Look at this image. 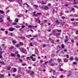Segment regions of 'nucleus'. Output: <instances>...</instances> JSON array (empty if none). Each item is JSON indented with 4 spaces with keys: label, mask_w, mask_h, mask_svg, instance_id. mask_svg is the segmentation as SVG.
Listing matches in <instances>:
<instances>
[{
    "label": "nucleus",
    "mask_w": 78,
    "mask_h": 78,
    "mask_svg": "<svg viewBox=\"0 0 78 78\" xmlns=\"http://www.w3.org/2000/svg\"><path fill=\"white\" fill-rule=\"evenodd\" d=\"M20 50L21 52H22V53H24L25 52V49L23 48H20Z\"/></svg>",
    "instance_id": "f257e3e1"
},
{
    "label": "nucleus",
    "mask_w": 78,
    "mask_h": 78,
    "mask_svg": "<svg viewBox=\"0 0 78 78\" xmlns=\"http://www.w3.org/2000/svg\"><path fill=\"white\" fill-rule=\"evenodd\" d=\"M39 18H37L36 20H35V22H37V21H38V23H40V22H41V20H39Z\"/></svg>",
    "instance_id": "f03ea898"
},
{
    "label": "nucleus",
    "mask_w": 78,
    "mask_h": 78,
    "mask_svg": "<svg viewBox=\"0 0 78 78\" xmlns=\"http://www.w3.org/2000/svg\"><path fill=\"white\" fill-rule=\"evenodd\" d=\"M57 60L58 62H60L61 61V59L59 58H58Z\"/></svg>",
    "instance_id": "7ed1b4c3"
},
{
    "label": "nucleus",
    "mask_w": 78,
    "mask_h": 78,
    "mask_svg": "<svg viewBox=\"0 0 78 78\" xmlns=\"http://www.w3.org/2000/svg\"><path fill=\"white\" fill-rule=\"evenodd\" d=\"M30 59H32V61H35V60H36L35 59L33 58V57L32 56H30Z\"/></svg>",
    "instance_id": "20e7f679"
},
{
    "label": "nucleus",
    "mask_w": 78,
    "mask_h": 78,
    "mask_svg": "<svg viewBox=\"0 0 78 78\" xmlns=\"http://www.w3.org/2000/svg\"><path fill=\"white\" fill-rule=\"evenodd\" d=\"M72 75V73L71 72H69V74L67 75L68 76H71V75Z\"/></svg>",
    "instance_id": "39448f33"
},
{
    "label": "nucleus",
    "mask_w": 78,
    "mask_h": 78,
    "mask_svg": "<svg viewBox=\"0 0 78 78\" xmlns=\"http://www.w3.org/2000/svg\"><path fill=\"white\" fill-rule=\"evenodd\" d=\"M44 9L45 10H47V9H48V8L47 6H45L44 7Z\"/></svg>",
    "instance_id": "423d86ee"
},
{
    "label": "nucleus",
    "mask_w": 78,
    "mask_h": 78,
    "mask_svg": "<svg viewBox=\"0 0 78 78\" xmlns=\"http://www.w3.org/2000/svg\"><path fill=\"white\" fill-rule=\"evenodd\" d=\"M14 30V28H10L9 29V30L10 31H12Z\"/></svg>",
    "instance_id": "0eeeda50"
},
{
    "label": "nucleus",
    "mask_w": 78,
    "mask_h": 78,
    "mask_svg": "<svg viewBox=\"0 0 78 78\" xmlns=\"http://www.w3.org/2000/svg\"><path fill=\"white\" fill-rule=\"evenodd\" d=\"M35 9H37L38 7V5H33Z\"/></svg>",
    "instance_id": "6e6552de"
},
{
    "label": "nucleus",
    "mask_w": 78,
    "mask_h": 78,
    "mask_svg": "<svg viewBox=\"0 0 78 78\" xmlns=\"http://www.w3.org/2000/svg\"><path fill=\"white\" fill-rule=\"evenodd\" d=\"M64 62H67V61H68V59H67V58H65L64 59Z\"/></svg>",
    "instance_id": "1a4fd4ad"
},
{
    "label": "nucleus",
    "mask_w": 78,
    "mask_h": 78,
    "mask_svg": "<svg viewBox=\"0 0 78 78\" xmlns=\"http://www.w3.org/2000/svg\"><path fill=\"white\" fill-rule=\"evenodd\" d=\"M0 63L2 65H5V63H4V62H0Z\"/></svg>",
    "instance_id": "9d476101"
},
{
    "label": "nucleus",
    "mask_w": 78,
    "mask_h": 78,
    "mask_svg": "<svg viewBox=\"0 0 78 78\" xmlns=\"http://www.w3.org/2000/svg\"><path fill=\"white\" fill-rule=\"evenodd\" d=\"M0 22H3V20L2 18H0Z\"/></svg>",
    "instance_id": "9b49d317"
},
{
    "label": "nucleus",
    "mask_w": 78,
    "mask_h": 78,
    "mask_svg": "<svg viewBox=\"0 0 78 78\" xmlns=\"http://www.w3.org/2000/svg\"><path fill=\"white\" fill-rule=\"evenodd\" d=\"M56 22L57 23H58V24H59V23H60V21H59L58 20H56Z\"/></svg>",
    "instance_id": "f8f14e48"
},
{
    "label": "nucleus",
    "mask_w": 78,
    "mask_h": 78,
    "mask_svg": "<svg viewBox=\"0 0 78 78\" xmlns=\"http://www.w3.org/2000/svg\"><path fill=\"white\" fill-rule=\"evenodd\" d=\"M65 47V46H64V44H62L61 45V48H62L63 49V48H64V47Z\"/></svg>",
    "instance_id": "ddd939ff"
},
{
    "label": "nucleus",
    "mask_w": 78,
    "mask_h": 78,
    "mask_svg": "<svg viewBox=\"0 0 78 78\" xmlns=\"http://www.w3.org/2000/svg\"><path fill=\"white\" fill-rule=\"evenodd\" d=\"M10 55L12 56H13L14 57V56H16V54H14L12 53V54H11Z\"/></svg>",
    "instance_id": "4468645a"
},
{
    "label": "nucleus",
    "mask_w": 78,
    "mask_h": 78,
    "mask_svg": "<svg viewBox=\"0 0 78 78\" xmlns=\"http://www.w3.org/2000/svg\"><path fill=\"white\" fill-rule=\"evenodd\" d=\"M27 5V8H29V5L27 4V3H25L24 4V5Z\"/></svg>",
    "instance_id": "2eb2a0df"
},
{
    "label": "nucleus",
    "mask_w": 78,
    "mask_h": 78,
    "mask_svg": "<svg viewBox=\"0 0 78 78\" xmlns=\"http://www.w3.org/2000/svg\"><path fill=\"white\" fill-rule=\"evenodd\" d=\"M69 59L71 61H73V58L72 57H70Z\"/></svg>",
    "instance_id": "dca6fc26"
},
{
    "label": "nucleus",
    "mask_w": 78,
    "mask_h": 78,
    "mask_svg": "<svg viewBox=\"0 0 78 78\" xmlns=\"http://www.w3.org/2000/svg\"><path fill=\"white\" fill-rule=\"evenodd\" d=\"M18 69L19 70V71L18 72V73H19L20 71H21V68H19Z\"/></svg>",
    "instance_id": "f3484780"
},
{
    "label": "nucleus",
    "mask_w": 78,
    "mask_h": 78,
    "mask_svg": "<svg viewBox=\"0 0 78 78\" xmlns=\"http://www.w3.org/2000/svg\"><path fill=\"white\" fill-rule=\"evenodd\" d=\"M32 27H33V26L31 25H29L28 26V27L29 28H31Z\"/></svg>",
    "instance_id": "a211bd4d"
},
{
    "label": "nucleus",
    "mask_w": 78,
    "mask_h": 78,
    "mask_svg": "<svg viewBox=\"0 0 78 78\" xmlns=\"http://www.w3.org/2000/svg\"><path fill=\"white\" fill-rule=\"evenodd\" d=\"M4 12L3 10H0V13L1 14H3Z\"/></svg>",
    "instance_id": "6ab92c4d"
},
{
    "label": "nucleus",
    "mask_w": 78,
    "mask_h": 78,
    "mask_svg": "<svg viewBox=\"0 0 78 78\" xmlns=\"http://www.w3.org/2000/svg\"><path fill=\"white\" fill-rule=\"evenodd\" d=\"M16 71H17L16 69L15 68L13 69V72H16Z\"/></svg>",
    "instance_id": "aec40b11"
},
{
    "label": "nucleus",
    "mask_w": 78,
    "mask_h": 78,
    "mask_svg": "<svg viewBox=\"0 0 78 78\" xmlns=\"http://www.w3.org/2000/svg\"><path fill=\"white\" fill-rule=\"evenodd\" d=\"M12 44H13V45H14V44H16V41H12Z\"/></svg>",
    "instance_id": "412c9836"
},
{
    "label": "nucleus",
    "mask_w": 78,
    "mask_h": 78,
    "mask_svg": "<svg viewBox=\"0 0 78 78\" xmlns=\"http://www.w3.org/2000/svg\"><path fill=\"white\" fill-rule=\"evenodd\" d=\"M56 31L57 32H61V30H59L58 29H57Z\"/></svg>",
    "instance_id": "4be33fe9"
},
{
    "label": "nucleus",
    "mask_w": 78,
    "mask_h": 78,
    "mask_svg": "<svg viewBox=\"0 0 78 78\" xmlns=\"http://www.w3.org/2000/svg\"><path fill=\"white\" fill-rule=\"evenodd\" d=\"M31 72V70H27V72H28V73H30Z\"/></svg>",
    "instance_id": "5701e85b"
},
{
    "label": "nucleus",
    "mask_w": 78,
    "mask_h": 78,
    "mask_svg": "<svg viewBox=\"0 0 78 78\" xmlns=\"http://www.w3.org/2000/svg\"><path fill=\"white\" fill-rule=\"evenodd\" d=\"M75 59L76 60V61H78V58L77 57H76V58H75Z\"/></svg>",
    "instance_id": "b1692460"
},
{
    "label": "nucleus",
    "mask_w": 78,
    "mask_h": 78,
    "mask_svg": "<svg viewBox=\"0 0 78 78\" xmlns=\"http://www.w3.org/2000/svg\"><path fill=\"white\" fill-rule=\"evenodd\" d=\"M27 59H28V60H30L31 59V58L30 57H27Z\"/></svg>",
    "instance_id": "393cba45"
},
{
    "label": "nucleus",
    "mask_w": 78,
    "mask_h": 78,
    "mask_svg": "<svg viewBox=\"0 0 78 78\" xmlns=\"http://www.w3.org/2000/svg\"><path fill=\"white\" fill-rule=\"evenodd\" d=\"M51 64V66H54L55 64L53 63H50V64Z\"/></svg>",
    "instance_id": "a878e982"
},
{
    "label": "nucleus",
    "mask_w": 78,
    "mask_h": 78,
    "mask_svg": "<svg viewBox=\"0 0 78 78\" xmlns=\"http://www.w3.org/2000/svg\"><path fill=\"white\" fill-rule=\"evenodd\" d=\"M19 44H20V45H21V46H22V45H23V43H21V42H20V43H19Z\"/></svg>",
    "instance_id": "bb28decb"
},
{
    "label": "nucleus",
    "mask_w": 78,
    "mask_h": 78,
    "mask_svg": "<svg viewBox=\"0 0 78 78\" xmlns=\"http://www.w3.org/2000/svg\"><path fill=\"white\" fill-rule=\"evenodd\" d=\"M37 26H32V27H33V28H37Z\"/></svg>",
    "instance_id": "cd10ccee"
},
{
    "label": "nucleus",
    "mask_w": 78,
    "mask_h": 78,
    "mask_svg": "<svg viewBox=\"0 0 78 78\" xmlns=\"http://www.w3.org/2000/svg\"><path fill=\"white\" fill-rule=\"evenodd\" d=\"M60 71L62 72V71H64V70H63V69H62V68H60Z\"/></svg>",
    "instance_id": "c85d7f7f"
},
{
    "label": "nucleus",
    "mask_w": 78,
    "mask_h": 78,
    "mask_svg": "<svg viewBox=\"0 0 78 78\" xmlns=\"http://www.w3.org/2000/svg\"><path fill=\"white\" fill-rule=\"evenodd\" d=\"M12 25H17V23H12Z\"/></svg>",
    "instance_id": "c756f323"
},
{
    "label": "nucleus",
    "mask_w": 78,
    "mask_h": 78,
    "mask_svg": "<svg viewBox=\"0 0 78 78\" xmlns=\"http://www.w3.org/2000/svg\"><path fill=\"white\" fill-rule=\"evenodd\" d=\"M16 28H20V26H15Z\"/></svg>",
    "instance_id": "7c9ffc66"
},
{
    "label": "nucleus",
    "mask_w": 78,
    "mask_h": 78,
    "mask_svg": "<svg viewBox=\"0 0 78 78\" xmlns=\"http://www.w3.org/2000/svg\"><path fill=\"white\" fill-rule=\"evenodd\" d=\"M7 70H10V67H7Z\"/></svg>",
    "instance_id": "2f4dec72"
},
{
    "label": "nucleus",
    "mask_w": 78,
    "mask_h": 78,
    "mask_svg": "<svg viewBox=\"0 0 78 78\" xmlns=\"http://www.w3.org/2000/svg\"><path fill=\"white\" fill-rule=\"evenodd\" d=\"M3 76V75L0 74V78H2Z\"/></svg>",
    "instance_id": "473e14b6"
},
{
    "label": "nucleus",
    "mask_w": 78,
    "mask_h": 78,
    "mask_svg": "<svg viewBox=\"0 0 78 78\" xmlns=\"http://www.w3.org/2000/svg\"><path fill=\"white\" fill-rule=\"evenodd\" d=\"M26 65H27V64H26L25 63H22V66H26Z\"/></svg>",
    "instance_id": "72a5a7b5"
},
{
    "label": "nucleus",
    "mask_w": 78,
    "mask_h": 78,
    "mask_svg": "<svg viewBox=\"0 0 78 78\" xmlns=\"http://www.w3.org/2000/svg\"><path fill=\"white\" fill-rule=\"evenodd\" d=\"M5 34H8V32L7 31H5Z\"/></svg>",
    "instance_id": "f704fd0d"
},
{
    "label": "nucleus",
    "mask_w": 78,
    "mask_h": 78,
    "mask_svg": "<svg viewBox=\"0 0 78 78\" xmlns=\"http://www.w3.org/2000/svg\"><path fill=\"white\" fill-rule=\"evenodd\" d=\"M7 20H8V21L9 22H10V21H11V20H10V19L8 17H7Z\"/></svg>",
    "instance_id": "c9c22d12"
},
{
    "label": "nucleus",
    "mask_w": 78,
    "mask_h": 78,
    "mask_svg": "<svg viewBox=\"0 0 78 78\" xmlns=\"http://www.w3.org/2000/svg\"><path fill=\"white\" fill-rule=\"evenodd\" d=\"M4 53V51L0 52V55H2V53Z\"/></svg>",
    "instance_id": "e433bc0d"
},
{
    "label": "nucleus",
    "mask_w": 78,
    "mask_h": 78,
    "mask_svg": "<svg viewBox=\"0 0 78 78\" xmlns=\"http://www.w3.org/2000/svg\"><path fill=\"white\" fill-rule=\"evenodd\" d=\"M37 14H38V15H42V13H37Z\"/></svg>",
    "instance_id": "4c0bfd02"
},
{
    "label": "nucleus",
    "mask_w": 78,
    "mask_h": 78,
    "mask_svg": "<svg viewBox=\"0 0 78 78\" xmlns=\"http://www.w3.org/2000/svg\"><path fill=\"white\" fill-rule=\"evenodd\" d=\"M54 61V59H51L50 60V62H52V61Z\"/></svg>",
    "instance_id": "58836bf2"
},
{
    "label": "nucleus",
    "mask_w": 78,
    "mask_h": 78,
    "mask_svg": "<svg viewBox=\"0 0 78 78\" xmlns=\"http://www.w3.org/2000/svg\"><path fill=\"white\" fill-rule=\"evenodd\" d=\"M2 47H3V48H6L5 47V45H4V44H2Z\"/></svg>",
    "instance_id": "ea45409f"
},
{
    "label": "nucleus",
    "mask_w": 78,
    "mask_h": 78,
    "mask_svg": "<svg viewBox=\"0 0 78 78\" xmlns=\"http://www.w3.org/2000/svg\"><path fill=\"white\" fill-rule=\"evenodd\" d=\"M33 37H37V35L33 36Z\"/></svg>",
    "instance_id": "a19ab883"
},
{
    "label": "nucleus",
    "mask_w": 78,
    "mask_h": 78,
    "mask_svg": "<svg viewBox=\"0 0 78 78\" xmlns=\"http://www.w3.org/2000/svg\"><path fill=\"white\" fill-rule=\"evenodd\" d=\"M52 71H53V72H54V73H55L56 72V71H55V70L52 69L51 71L52 72Z\"/></svg>",
    "instance_id": "79ce46f5"
},
{
    "label": "nucleus",
    "mask_w": 78,
    "mask_h": 78,
    "mask_svg": "<svg viewBox=\"0 0 78 78\" xmlns=\"http://www.w3.org/2000/svg\"><path fill=\"white\" fill-rule=\"evenodd\" d=\"M16 47H19V44H17L16 46Z\"/></svg>",
    "instance_id": "37998d69"
},
{
    "label": "nucleus",
    "mask_w": 78,
    "mask_h": 78,
    "mask_svg": "<svg viewBox=\"0 0 78 78\" xmlns=\"http://www.w3.org/2000/svg\"><path fill=\"white\" fill-rule=\"evenodd\" d=\"M52 31L53 33H55L56 32V30H52Z\"/></svg>",
    "instance_id": "c03bdc74"
},
{
    "label": "nucleus",
    "mask_w": 78,
    "mask_h": 78,
    "mask_svg": "<svg viewBox=\"0 0 78 78\" xmlns=\"http://www.w3.org/2000/svg\"><path fill=\"white\" fill-rule=\"evenodd\" d=\"M34 73V72H32L31 73H30L31 75H33Z\"/></svg>",
    "instance_id": "a18cd8bd"
},
{
    "label": "nucleus",
    "mask_w": 78,
    "mask_h": 78,
    "mask_svg": "<svg viewBox=\"0 0 78 78\" xmlns=\"http://www.w3.org/2000/svg\"><path fill=\"white\" fill-rule=\"evenodd\" d=\"M17 78H19V77H20V76L17 75L16 76Z\"/></svg>",
    "instance_id": "49530a36"
},
{
    "label": "nucleus",
    "mask_w": 78,
    "mask_h": 78,
    "mask_svg": "<svg viewBox=\"0 0 78 78\" xmlns=\"http://www.w3.org/2000/svg\"><path fill=\"white\" fill-rule=\"evenodd\" d=\"M71 21H74V20H75L74 19H71Z\"/></svg>",
    "instance_id": "de8ad7c7"
},
{
    "label": "nucleus",
    "mask_w": 78,
    "mask_h": 78,
    "mask_svg": "<svg viewBox=\"0 0 78 78\" xmlns=\"http://www.w3.org/2000/svg\"><path fill=\"white\" fill-rule=\"evenodd\" d=\"M33 16H38V15H37L36 14H34V15H33Z\"/></svg>",
    "instance_id": "09e8293b"
},
{
    "label": "nucleus",
    "mask_w": 78,
    "mask_h": 78,
    "mask_svg": "<svg viewBox=\"0 0 78 78\" xmlns=\"http://www.w3.org/2000/svg\"><path fill=\"white\" fill-rule=\"evenodd\" d=\"M10 34L11 36H13V34H12V33H11Z\"/></svg>",
    "instance_id": "8fccbe9b"
},
{
    "label": "nucleus",
    "mask_w": 78,
    "mask_h": 78,
    "mask_svg": "<svg viewBox=\"0 0 78 78\" xmlns=\"http://www.w3.org/2000/svg\"><path fill=\"white\" fill-rule=\"evenodd\" d=\"M68 40H66L65 41H64L65 42H67V41H68Z\"/></svg>",
    "instance_id": "3c124183"
},
{
    "label": "nucleus",
    "mask_w": 78,
    "mask_h": 78,
    "mask_svg": "<svg viewBox=\"0 0 78 78\" xmlns=\"http://www.w3.org/2000/svg\"><path fill=\"white\" fill-rule=\"evenodd\" d=\"M73 64L74 65L76 64V62H73Z\"/></svg>",
    "instance_id": "603ef678"
},
{
    "label": "nucleus",
    "mask_w": 78,
    "mask_h": 78,
    "mask_svg": "<svg viewBox=\"0 0 78 78\" xmlns=\"http://www.w3.org/2000/svg\"><path fill=\"white\" fill-rule=\"evenodd\" d=\"M19 21V20L17 19V20H15L16 22H17Z\"/></svg>",
    "instance_id": "864d4df0"
},
{
    "label": "nucleus",
    "mask_w": 78,
    "mask_h": 78,
    "mask_svg": "<svg viewBox=\"0 0 78 78\" xmlns=\"http://www.w3.org/2000/svg\"><path fill=\"white\" fill-rule=\"evenodd\" d=\"M30 46H31V47H32L33 45H32V43H30Z\"/></svg>",
    "instance_id": "5fc2aeb1"
},
{
    "label": "nucleus",
    "mask_w": 78,
    "mask_h": 78,
    "mask_svg": "<svg viewBox=\"0 0 78 78\" xmlns=\"http://www.w3.org/2000/svg\"><path fill=\"white\" fill-rule=\"evenodd\" d=\"M32 56H36V55L34 54H33L32 55Z\"/></svg>",
    "instance_id": "6e6d98bb"
},
{
    "label": "nucleus",
    "mask_w": 78,
    "mask_h": 78,
    "mask_svg": "<svg viewBox=\"0 0 78 78\" xmlns=\"http://www.w3.org/2000/svg\"><path fill=\"white\" fill-rule=\"evenodd\" d=\"M1 30L2 31H5V29H1Z\"/></svg>",
    "instance_id": "4d7b16f0"
},
{
    "label": "nucleus",
    "mask_w": 78,
    "mask_h": 78,
    "mask_svg": "<svg viewBox=\"0 0 78 78\" xmlns=\"http://www.w3.org/2000/svg\"><path fill=\"white\" fill-rule=\"evenodd\" d=\"M17 56H18V57H20V55H19V54H18L17 55Z\"/></svg>",
    "instance_id": "13d9d810"
},
{
    "label": "nucleus",
    "mask_w": 78,
    "mask_h": 78,
    "mask_svg": "<svg viewBox=\"0 0 78 78\" xmlns=\"http://www.w3.org/2000/svg\"><path fill=\"white\" fill-rule=\"evenodd\" d=\"M66 56L67 57V58H69V55H66Z\"/></svg>",
    "instance_id": "bf43d9fd"
},
{
    "label": "nucleus",
    "mask_w": 78,
    "mask_h": 78,
    "mask_svg": "<svg viewBox=\"0 0 78 78\" xmlns=\"http://www.w3.org/2000/svg\"><path fill=\"white\" fill-rule=\"evenodd\" d=\"M46 45H43V47H46Z\"/></svg>",
    "instance_id": "052dcab7"
},
{
    "label": "nucleus",
    "mask_w": 78,
    "mask_h": 78,
    "mask_svg": "<svg viewBox=\"0 0 78 78\" xmlns=\"http://www.w3.org/2000/svg\"><path fill=\"white\" fill-rule=\"evenodd\" d=\"M64 52H66V51H67V50L64 49Z\"/></svg>",
    "instance_id": "680f3d73"
},
{
    "label": "nucleus",
    "mask_w": 78,
    "mask_h": 78,
    "mask_svg": "<svg viewBox=\"0 0 78 78\" xmlns=\"http://www.w3.org/2000/svg\"><path fill=\"white\" fill-rule=\"evenodd\" d=\"M76 34H78V30H76Z\"/></svg>",
    "instance_id": "e2e57ef3"
},
{
    "label": "nucleus",
    "mask_w": 78,
    "mask_h": 78,
    "mask_svg": "<svg viewBox=\"0 0 78 78\" xmlns=\"http://www.w3.org/2000/svg\"><path fill=\"white\" fill-rule=\"evenodd\" d=\"M61 76L60 78H63L62 77H63V75H61Z\"/></svg>",
    "instance_id": "0e129e2a"
},
{
    "label": "nucleus",
    "mask_w": 78,
    "mask_h": 78,
    "mask_svg": "<svg viewBox=\"0 0 78 78\" xmlns=\"http://www.w3.org/2000/svg\"><path fill=\"white\" fill-rule=\"evenodd\" d=\"M18 17H20V15H18Z\"/></svg>",
    "instance_id": "69168bd1"
},
{
    "label": "nucleus",
    "mask_w": 78,
    "mask_h": 78,
    "mask_svg": "<svg viewBox=\"0 0 78 78\" xmlns=\"http://www.w3.org/2000/svg\"><path fill=\"white\" fill-rule=\"evenodd\" d=\"M58 35H59V34L58 33V34H56V36H58Z\"/></svg>",
    "instance_id": "338daca9"
},
{
    "label": "nucleus",
    "mask_w": 78,
    "mask_h": 78,
    "mask_svg": "<svg viewBox=\"0 0 78 78\" xmlns=\"http://www.w3.org/2000/svg\"><path fill=\"white\" fill-rule=\"evenodd\" d=\"M62 19H65L66 17L65 16H62Z\"/></svg>",
    "instance_id": "774afa93"
}]
</instances>
